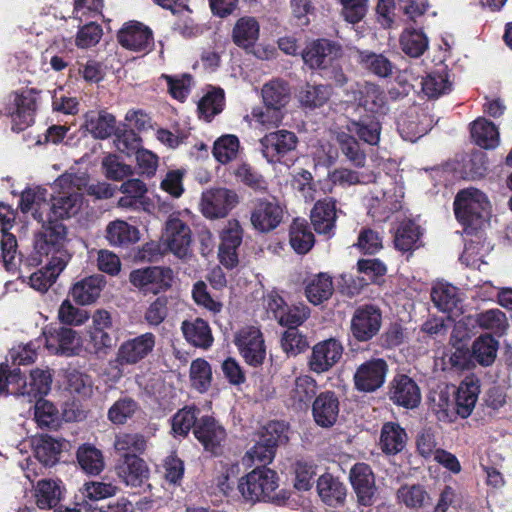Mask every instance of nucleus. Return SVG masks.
Here are the masks:
<instances>
[{
	"mask_svg": "<svg viewBox=\"0 0 512 512\" xmlns=\"http://www.w3.org/2000/svg\"><path fill=\"white\" fill-rule=\"evenodd\" d=\"M234 343L245 363L251 367L262 366L266 359V346L261 330L255 326L241 328Z\"/></svg>",
	"mask_w": 512,
	"mask_h": 512,
	"instance_id": "11",
	"label": "nucleus"
},
{
	"mask_svg": "<svg viewBox=\"0 0 512 512\" xmlns=\"http://www.w3.org/2000/svg\"><path fill=\"white\" fill-rule=\"evenodd\" d=\"M263 105L252 109L251 115L264 126H278L284 117L287 98H262Z\"/></svg>",
	"mask_w": 512,
	"mask_h": 512,
	"instance_id": "35",
	"label": "nucleus"
},
{
	"mask_svg": "<svg viewBox=\"0 0 512 512\" xmlns=\"http://www.w3.org/2000/svg\"><path fill=\"white\" fill-rule=\"evenodd\" d=\"M189 377L191 386L199 393L209 390L212 382V368L204 358H197L191 362Z\"/></svg>",
	"mask_w": 512,
	"mask_h": 512,
	"instance_id": "54",
	"label": "nucleus"
},
{
	"mask_svg": "<svg viewBox=\"0 0 512 512\" xmlns=\"http://www.w3.org/2000/svg\"><path fill=\"white\" fill-rule=\"evenodd\" d=\"M487 169V156L482 151H472L462 158L460 173L463 179H480L485 176Z\"/></svg>",
	"mask_w": 512,
	"mask_h": 512,
	"instance_id": "51",
	"label": "nucleus"
},
{
	"mask_svg": "<svg viewBox=\"0 0 512 512\" xmlns=\"http://www.w3.org/2000/svg\"><path fill=\"white\" fill-rule=\"evenodd\" d=\"M397 499L408 508H421L430 496L422 485L405 484L397 490Z\"/></svg>",
	"mask_w": 512,
	"mask_h": 512,
	"instance_id": "59",
	"label": "nucleus"
},
{
	"mask_svg": "<svg viewBox=\"0 0 512 512\" xmlns=\"http://www.w3.org/2000/svg\"><path fill=\"white\" fill-rule=\"evenodd\" d=\"M231 41L247 53H252L260 38V23L254 16L238 18L231 30Z\"/></svg>",
	"mask_w": 512,
	"mask_h": 512,
	"instance_id": "25",
	"label": "nucleus"
},
{
	"mask_svg": "<svg viewBox=\"0 0 512 512\" xmlns=\"http://www.w3.org/2000/svg\"><path fill=\"white\" fill-rule=\"evenodd\" d=\"M314 422L322 428H330L337 422L340 402L334 391L320 392L311 404Z\"/></svg>",
	"mask_w": 512,
	"mask_h": 512,
	"instance_id": "23",
	"label": "nucleus"
},
{
	"mask_svg": "<svg viewBox=\"0 0 512 512\" xmlns=\"http://www.w3.org/2000/svg\"><path fill=\"white\" fill-rule=\"evenodd\" d=\"M52 374L49 369L36 368L30 371L29 381L20 368L10 370L7 363L0 364V396H27L29 401L40 399L51 390Z\"/></svg>",
	"mask_w": 512,
	"mask_h": 512,
	"instance_id": "2",
	"label": "nucleus"
},
{
	"mask_svg": "<svg viewBox=\"0 0 512 512\" xmlns=\"http://www.w3.org/2000/svg\"><path fill=\"white\" fill-rule=\"evenodd\" d=\"M138 409V403L131 397L118 399L108 410V419L116 425H122L132 418Z\"/></svg>",
	"mask_w": 512,
	"mask_h": 512,
	"instance_id": "61",
	"label": "nucleus"
},
{
	"mask_svg": "<svg viewBox=\"0 0 512 512\" xmlns=\"http://www.w3.org/2000/svg\"><path fill=\"white\" fill-rule=\"evenodd\" d=\"M115 125V117L104 111L99 112L96 118L87 119V127L99 139H106L114 134Z\"/></svg>",
	"mask_w": 512,
	"mask_h": 512,
	"instance_id": "63",
	"label": "nucleus"
},
{
	"mask_svg": "<svg viewBox=\"0 0 512 512\" xmlns=\"http://www.w3.org/2000/svg\"><path fill=\"white\" fill-rule=\"evenodd\" d=\"M382 326V312L373 304L357 307L350 322V332L357 342H369L378 335Z\"/></svg>",
	"mask_w": 512,
	"mask_h": 512,
	"instance_id": "12",
	"label": "nucleus"
},
{
	"mask_svg": "<svg viewBox=\"0 0 512 512\" xmlns=\"http://www.w3.org/2000/svg\"><path fill=\"white\" fill-rule=\"evenodd\" d=\"M201 410L196 405H186L171 418V431L174 437H186L199 420Z\"/></svg>",
	"mask_w": 512,
	"mask_h": 512,
	"instance_id": "45",
	"label": "nucleus"
},
{
	"mask_svg": "<svg viewBox=\"0 0 512 512\" xmlns=\"http://www.w3.org/2000/svg\"><path fill=\"white\" fill-rule=\"evenodd\" d=\"M423 229L413 220L402 221L394 235L395 248L403 253L420 248L422 243Z\"/></svg>",
	"mask_w": 512,
	"mask_h": 512,
	"instance_id": "34",
	"label": "nucleus"
},
{
	"mask_svg": "<svg viewBox=\"0 0 512 512\" xmlns=\"http://www.w3.org/2000/svg\"><path fill=\"white\" fill-rule=\"evenodd\" d=\"M454 215L467 236L481 238L490 225L491 206L485 193L477 188L458 191L453 202Z\"/></svg>",
	"mask_w": 512,
	"mask_h": 512,
	"instance_id": "1",
	"label": "nucleus"
},
{
	"mask_svg": "<svg viewBox=\"0 0 512 512\" xmlns=\"http://www.w3.org/2000/svg\"><path fill=\"white\" fill-rule=\"evenodd\" d=\"M173 279V270L164 266L142 267L129 274L130 283L144 295H157L168 291L172 287Z\"/></svg>",
	"mask_w": 512,
	"mask_h": 512,
	"instance_id": "8",
	"label": "nucleus"
},
{
	"mask_svg": "<svg viewBox=\"0 0 512 512\" xmlns=\"http://www.w3.org/2000/svg\"><path fill=\"white\" fill-rule=\"evenodd\" d=\"M67 243L58 241H49L41 236L34 234L33 252L25 259L24 265L29 267H37L42 265L44 261L56 263L62 267H66L71 255L67 248Z\"/></svg>",
	"mask_w": 512,
	"mask_h": 512,
	"instance_id": "15",
	"label": "nucleus"
},
{
	"mask_svg": "<svg viewBox=\"0 0 512 512\" xmlns=\"http://www.w3.org/2000/svg\"><path fill=\"white\" fill-rule=\"evenodd\" d=\"M431 299L442 312L450 313L461 302L457 287L451 284L438 283L432 288Z\"/></svg>",
	"mask_w": 512,
	"mask_h": 512,
	"instance_id": "50",
	"label": "nucleus"
},
{
	"mask_svg": "<svg viewBox=\"0 0 512 512\" xmlns=\"http://www.w3.org/2000/svg\"><path fill=\"white\" fill-rule=\"evenodd\" d=\"M240 148L237 136L227 134L219 137L213 145L212 154L221 164H227L236 159Z\"/></svg>",
	"mask_w": 512,
	"mask_h": 512,
	"instance_id": "55",
	"label": "nucleus"
},
{
	"mask_svg": "<svg viewBox=\"0 0 512 512\" xmlns=\"http://www.w3.org/2000/svg\"><path fill=\"white\" fill-rule=\"evenodd\" d=\"M67 389L71 394L79 397H88L92 394L91 377L76 369L68 370L66 373Z\"/></svg>",
	"mask_w": 512,
	"mask_h": 512,
	"instance_id": "64",
	"label": "nucleus"
},
{
	"mask_svg": "<svg viewBox=\"0 0 512 512\" xmlns=\"http://www.w3.org/2000/svg\"><path fill=\"white\" fill-rule=\"evenodd\" d=\"M166 242L174 255L184 258L192 242L190 227L179 218L169 219L166 223Z\"/></svg>",
	"mask_w": 512,
	"mask_h": 512,
	"instance_id": "28",
	"label": "nucleus"
},
{
	"mask_svg": "<svg viewBox=\"0 0 512 512\" xmlns=\"http://www.w3.org/2000/svg\"><path fill=\"white\" fill-rule=\"evenodd\" d=\"M343 346L334 339L330 338L317 343L312 348V353L308 361L311 371L322 374L329 371L342 357Z\"/></svg>",
	"mask_w": 512,
	"mask_h": 512,
	"instance_id": "21",
	"label": "nucleus"
},
{
	"mask_svg": "<svg viewBox=\"0 0 512 512\" xmlns=\"http://www.w3.org/2000/svg\"><path fill=\"white\" fill-rule=\"evenodd\" d=\"M277 487L276 471L267 467H256L239 479L237 488L244 501L254 504L272 499V493Z\"/></svg>",
	"mask_w": 512,
	"mask_h": 512,
	"instance_id": "4",
	"label": "nucleus"
},
{
	"mask_svg": "<svg viewBox=\"0 0 512 512\" xmlns=\"http://www.w3.org/2000/svg\"><path fill=\"white\" fill-rule=\"evenodd\" d=\"M428 101L416 103L413 101L402 110L396 119L397 130L401 137L410 142L416 141L427 132L432 122Z\"/></svg>",
	"mask_w": 512,
	"mask_h": 512,
	"instance_id": "6",
	"label": "nucleus"
},
{
	"mask_svg": "<svg viewBox=\"0 0 512 512\" xmlns=\"http://www.w3.org/2000/svg\"><path fill=\"white\" fill-rule=\"evenodd\" d=\"M387 398L395 406L414 410L421 404V389L417 382L404 373H396L387 387Z\"/></svg>",
	"mask_w": 512,
	"mask_h": 512,
	"instance_id": "13",
	"label": "nucleus"
},
{
	"mask_svg": "<svg viewBox=\"0 0 512 512\" xmlns=\"http://www.w3.org/2000/svg\"><path fill=\"white\" fill-rule=\"evenodd\" d=\"M284 214V207L275 197L256 198L252 201L250 222L256 231L269 233L282 223Z\"/></svg>",
	"mask_w": 512,
	"mask_h": 512,
	"instance_id": "10",
	"label": "nucleus"
},
{
	"mask_svg": "<svg viewBox=\"0 0 512 512\" xmlns=\"http://www.w3.org/2000/svg\"><path fill=\"white\" fill-rule=\"evenodd\" d=\"M349 479L358 502L363 506H371L374 503L377 487L370 465L364 462L354 464L350 469Z\"/></svg>",
	"mask_w": 512,
	"mask_h": 512,
	"instance_id": "20",
	"label": "nucleus"
},
{
	"mask_svg": "<svg viewBox=\"0 0 512 512\" xmlns=\"http://www.w3.org/2000/svg\"><path fill=\"white\" fill-rule=\"evenodd\" d=\"M408 436L406 430L397 422H385L382 425L379 446L385 455H396L406 447Z\"/></svg>",
	"mask_w": 512,
	"mask_h": 512,
	"instance_id": "33",
	"label": "nucleus"
},
{
	"mask_svg": "<svg viewBox=\"0 0 512 512\" xmlns=\"http://www.w3.org/2000/svg\"><path fill=\"white\" fill-rule=\"evenodd\" d=\"M263 305L269 318L287 329L298 328L310 317V308L303 304L286 303L277 291H270L263 297Z\"/></svg>",
	"mask_w": 512,
	"mask_h": 512,
	"instance_id": "5",
	"label": "nucleus"
},
{
	"mask_svg": "<svg viewBox=\"0 0 512 512\" xmlns=\"http://www.w3.org/2000/svg\"><path fill=\"white\" fill-rule=\"evenodd\" d=\"M106 239L112 246H128L139 240V230L126 221L115 220L106 227Z\"/></svg>",
	"mask_w": 512,
	"mask_h": 512,
	"instance_id": "46",
	"label": "nucleus"
},
{
	"mask_svg": "<svg viewBox=\"0 0 512 512\" xmlns=\"http://www.w3.org/2000/svg\"><path fill=\"white\" fill-rule=\"evenodd\" d=\"M120 45L136 52H148L153 45L151 29L139 22L127 24L117 34Z\"/></svg>",
	"mask_w": 512,
	"mask_h": 512,
	"instance_id": "27",
	"label": "nucleus"
},
{
	"mask_svg": "<svg viewBox=\"0 0 512 512\" xmlns=\"http://www.w3.org/2000/svg\"><path fill=\"white\" fill-rule=\"evenodd\" d=\"M106 284L102 275H91L75 282L69 290V297L78 305H90L100 296Z\"/></svg>",
	"mask_w": 512,
	"mask_h": 512,
	"instance_id": "30",
	"label": "nucleus"
},
{
	"mask_svg": "<svg viewBox=\"0 0 512 512\" xmlns=\"http://www.w3.org/2000/svg\"><path fill=\"white\" fill-rule=\"evenodd\" d=\"M357 61L368 72L380 77L392 76L395 65L384 54L369 50H358Z\"/></svg>",
	"mask_w": 512,
	"mask_h": 512,
	"instance_id": "39",
	"label": "nucleus"
},
{
	"mask_svg": "<svg viewBox=\"0 0 512 512\" xmlns=\"http://www.w3.org/2000/svg\"><path fill=\"white\" fill-rule=\"evenodd\" d=\"M239 198L235 191L227 188L211 189L203 195L202 212L210 219L226 217L238 204Z\"/></svg>",
	"mask_w": 512,
	"mask_h": 512,
	"instance_id": "19",
	"label": "nucleus"
},
{
	"mask_svg": "<svg viewBox=\"0 0 512 512\" xmlns=\"http://www.w3.org/2000/svg\"><path fill=\"white\" fill-rule=\"evenodd\" d=\"M498 349V341L491 334L479 336L472 345V357L482 366L491 365Z\"/></svg>",
	"mask_w": 512,
	"mask_h": 512,
	"instance_id": "53",
	"label": "nucleus"
},
{
	"mask_svg": "<svg viewBox=\"0 0 512 512\" xmlns=\"http://www.w3.org/2000/svg\"><path fill=\"white\" fill-rule=\"evenodd\" d=\"M76 459L82 471L92 476L99 475L105 466L102 451L88 443L78 447Z\"/></svg>",
	"mask_w": 512,
	"mask_h": 512,
	"instance_id": "44",
	"label": "nucleus"
},
{
	"mask_svg": "<svg viewBox=\"0 0 512 512\" xmlns=\"http://www.w3.org/2000/svg\"><path fill=\"white\" fill-rule=\"evenodd\" d=\"M260 142L263 156L269 163L275 164L281 163L286 155L296 149L298 137L294 132L277 130L266 134Z\"/></svg>",
	"mask_w": 512,
	"mask_h": 512,
	"instance_id": "18",
	"label": "nucleus"
},
{
	"mask_svg": "<svg viewBox=\"0 0 512 512\" xmlns=\"http://www.w3.org/2000/svg\"><path fill=\"white\" fill-rule=\"evenodd\" d=\"M65 492L62 480L41 479L34 488L35 504L41 510H55L64 499Z\"/></svg>",
	"mask_w": 512,
	"mask_h": 512,
	"instance_id": "29",
	"label": "nucleus"
},
{
	"mask_svg": "<svg viewBox=\"0 0 512 512\" xmlns=\"http://www.w3.org/2000/svg\"><path fill=\"white\" fill-rule=\"evenodd\" d=\"M46 348L54 355L74 356L79 350L77 332L70 327L49 325L44 331Z\"/></svg>",
	"mask_w": 512,
	"mask_h": 512,
	"instance_id": "17",
	"label": "nucleus"
},
{
	"mask_svg": "<svg viewBox=\"0 0 512 512\" xmlns=\"http://www.w3.org/2000/svg\"><path fill=\"white\" fill-rule=\"evenodd\" d=\"M317 392V381L309 375H300L295 379L291 399L299 409H308L317 397Z\"/></svg>",
	"mask_w": 512,
	"mask_h": 512,
	"instance_id": "41",
	"label": "nucleus"
},
{
	"mask_svg": "<svg viewBox=\"0 0 512 512\" xmlns=\"http://www.w3.org/2000/svg\"><path fill=\"white\" fill-rule=\"evenodd\" d=\"M471 139L480 148L494 149L499 144V131L496 125L484 118H478L471 124Z\"/></svg>",
	"mask_w": 512,
	"mask_h": 512,
	"instance_id": "40",
	"label": "nucleus"
},
{
	"mask_svg": "<svg viewBox=\"0 0 512 512\" xmlns=\"http://www.w3.org/2000/svg\"><path fill=\"white\" fill-rule=\"evenodd\" d=\"M359 100L356 108L359 118L351 120L347 129L364 143L371 146L378 145L382 131L380 119L389 110L386 98H359Z\"/></svg>",
	"mask_w": 512,
	"mask_h": 512,
	"instance_id": "3",
	"label": "nucleus"
},
{
	"mask_svg": "<svg viewBox=\"0 0 512 512\" xmlns=\"http://www.w3.org/2000/svg\"><path fill=\"white\" fill-rule=\"evenodd\" d=\"M300 54L310 69L326 70L343 56V47L336 40L317 38L307 42Z\"/></svg>",
	"mask_w": 512,
	"mask_h": 512,
	"instance_id": "7",
	"label": "nucleus"
},
{
	"mask_svg": "<svg viewBox=\"0 0 512 512\" xmlns=\"http://www.w3.org/2000/svg\"><path fill=\"white\" fill-rule=\"evenodd\" d=\"M424 96H443L453 90V83L447 70L435 71L423 77L420 81Z\"/></svg>",
	"mask_w": 512,
	"mask_h": 512,
	"instance_id": "47",
	"label": "nucleus"
},
{
	"mask_svg": "<svg viewBox=\"0 0 512 512\" xmlns=\"http://www.w3.org/2000/svg\"><path fill=\"white\" fill-rule=\"evenodd\" d=\"M181 328L185 339L193 346L208 349L212 345L213 336L210 326L202 318L184 321Z\"/></svg>",
	"mask_w": 512,
	"mask_h": 512,
	"instance_id": "42",
	"label": "nucleus"
},
{
	"mask_svg": "<svg viewBox=\"0 0 512 512\" xmlns=\"http://www.w3.org/2000/svg\"><path fill=\"white\" fill-rule=\"evenodd\" d=\"M155 344L156 336L151 332L124 340L117 349L113 366L120 370L138 364L153 351Z\"/></svg>",
	"mask_w": 512,
	"mask_h": 512,
	"instance_id": "9",
	"label": "nucleus"
},
{
	"mask_svg": "<svg viewBox=\"0 0 512 512\" xmlns=\"http://www.w3.org/2000/svg\"><path fill=\"white\" fill-rule=\"evenodd\" d=\"M480 393L478 379L466 377L458 386L455 392V412L456 416L463 419L468 418L476 405Z\"/></svg>",
	"mask_w": 512,
	"mask_h": 512,
	"instance_id": "32",
	"label": "nucleus"
},
{
	"mask_svg": "<svg viewBox=\"0 0 512 512\" xmlns=\"http://www.w3.org/2000/svg\"><path fill=\"white\" fill-rule=\"evenodd\" d=\"M317 491L322 501L331 507L343 504L346 497V487L338 478L325 473L317 480Z\"/></svg>",
	"mask_w": 512,
	"mask_h": 512,
	"instance_id": "36",
	"label": "nucleus"
},
{
	"mask_svg": "<svg viewBox=\"0 0 512 512\" xmlns=\"http://www.w3.org/2000/svg\"><path fill=\"white\" fill-rule=\"evenodd\" d=\"M305 283V295L313 305H319L328 300L334 292L332 277L328 273L316 274Z\"/></svg>",
	"mask_w": 512,
	"mask_h": 512,
	"instance_id": "38",
	"label": "nucleus"
},
{
	"mask_svg": "<svg viewBox=\"0 0 512 512\" xmlns=\"http://www.w3.org/2000/svg\"><path fill=\"white\" fill-rule=\"evenodd\" d=\"M40 266V269L30 275V285L37 291L46 292L65 267L48 261H44Z\"/></svg>",
	"mask_w": 512,
	"mask_h": 512,
	"instance_id": "52",
	"label": "nucleus"
},
{
	"mask_svg": "<svg viewBox=\"0 0 512 512\" xmlns=\"http://www.w3.org/2000/svg\"><path fill=\"white\" fill-rule=\"evenodd\" d=\"M35 400V420L43 428L53 429L59 424L58 410L55 405L43 398Z\"/></svg>",
	"mask_w": 512,
	"mask_h": 512,
	"instance_id": "62",
	"label": "nucleus"
},
{
	"mask_svg": "<svg viewBox=\"0 0 512 512\" xmlns=\"http://www.w3.org/2000/svg\"><path fill=\"white\" fill-rule=\"evenodd\" d=\"M33 217L42 222L41 229L35 234L41 236L42 238L48 239L49 241H58L62 243H67V227L59 221V219H51L48 218L46 221L43 220L42 214L35 210L33 213Z\"/></svg>",
	"mask_w": 512,
	"mask_h": 512,
	"instance_id": "57",
	"label": "nucleus"
},
{
	"mask_svg": "<svg viewBox=\"0 0 512 512\" xmlns=\"http://www.w3.org/2000/svg\"><path fill=\"white\" fill-rule=\"evenodd\" d=\"M429 405L437 419L441 422L451 423L457 418L455 406H453L447 391H440L429 397Z\"/></svg>",
	"mask_w": 512,
	"mask_h": 512,
	"instance_id": "58",
	"label": "nucleus"
},
{
	"mask_svg": "<svg viewBox=\"0 0 512 512\" xmlns=\"http://www.w3.org/2000/svg\"><path fill=\"white\" fill-rule=\"evenodd\" d=\"M115 469L123 482L133 487L141 486L149 478L146 462L136 454H122Z\"/></svg>",
	"mask_w": 512,
	"mask_h": 512,
	"instance_id": "24",
	"label": "nucleus"
},
{
	"mask_svg": "<svg viewBox=\"0 0 512 512\" xmlns=\"http://www.w3.org/2000/svg\"><path fill=\"white\" fill-rule=\"evenodd\" d=\"M388 371V363L383 358L372 357L364 361L353 375L355 389L363 393L377 391L384 385Z\"/></svg>",
	"mask_w": 512,
	"mask_h": 512,
	"instance_id": "14",
	"label": "nucleus"
},
{
	"mask_svg": "<svg viewBox=\"0 0 512 512\" xmlns=\"http://www.w3.org/2000/svg\"><path fill=\"white\" fill-rule=\"evenodd\" d=\"M33 452L43 466L52 467L59 461L62 444L47 434L40 435L34 440Z\"/></svg>",
	"mask_w": 512,
	"mask_h": 512,
	"instance_id": "43",
	"label": "nucleus"
},
{
	"mask_svg": "<svg viewBox=\"0 0 512 512\" xmlns=\"http://www.w3.org/2000/svg\"><path fill=\"white\" fill-rule=\"evenodd\" d=\"M289 243L299 255L307 254L315 244V236L305 219L295 218L289 228Z\"/></svg>",
	"mask_w": 512,
	"mask_h": 512,
	"instance_id": "37",
	"label": "nucleus"
},
{
	"mask_svg": "<svg viewBox=\"0 0 512 512\" xmlns=\"http://www.w3.org/2000/svg\"><path fill=\"white\" fill-rule=\"evenodd\" d=\"M475 324L483 330H489L494 335L502 336L509 324L506 314L498 308L488 309L475 315Z\"/></svg>",
	"mask_w": 512,
	"mask_h": 512,
	"instance_id": "49",
	"label": "nucleus"
},
{
	"mask_svg": "<svg viewBox=\"0 0 512 512\" xmlns=\"http://www.w3.org/2000/svg\"><path fill=\"white\" fill-rule=\"evenodd\" d=\"M244 230L237 219H230L220 232L218 248L219 262L228 270L239 264L238 250L243 241Z\"/></svg>",
	"mask_w": 512,
	"mask_h": 512,
	"instance_id": "16",
	"label": "nucleus"
},
{
	"mask_svg": "<svg viewBox=\"0 0 512 512\" xmlns=\"http://www.w3.org/2000/svg\"><path fill=\"white\" fill-rule=\"evenodd\" d=\"M79 202L78 194H69L52 199L48 218L63 219L70 218L77 212V204Z\"/></svg>",
	"mask_w": 512,
	"mask_h": 512,
	"instance_id": "60",
	"label": "nucleus"
},
{
	"mask_svg": "<svg viewBox=\"0 0 512 512\" xmlns=\"http://www.w3.org/2000/svg\"><path fill=\"white\" fill-rule=\"evenodd\" d=\"M337 200L325 197L315 202L310 213L311 224L318 234L330 235L336 227Z\"/></svg>",
	"mask_w": 512,
	"mask_h": 512,
	"instance_id": "26",
	"label": "nucleus"
},
{
	"mask_svg": "<svg viewBox=\"0 0 512 512\" xmlns=\"http://www.w3.org/2000/svg\"><path fill=\"white\" fill-rule=\"evenodd\" d=\"M400 45L406 55L419 58L428 49L429 40L421 29L406 28L400 36Z\"/></svg>",
	"mask_w": 512,
	"mask_h": 512,
	"instance_id": "48",
	"label": "nucleus"
},
{
	"mask_svg": "<svg viewBox=\"0 0 512 512\" xmlns=\"http://www.w3.org/2000/svg\"><path fill=\"white\" fill-rule=\"evenodd\" d=\"M337 142L341 152L356 167H364L366 154L361 149L358 140L351 134L342 132L337 136Z\"/></svg>",
	"mask_w": 512,
	"mask_h": 512,
	"instance_id": "56",
	"label": "nucleus"
},
{
	"mask_svg": "<svg viewBox=\"0 0 512 512\" xmlns=\"http://www.w3.org/2000/svg\"><path fill=\"white\" fill-rule=\"evenodd\" d=\"M35 111V98H14V102L5 107V115L11 118L12 131L19 133L31 126Z\"/></svg>",
	"mask_w": 512,
	"mask_h": 512,
	"instance_id": "31",
	"label": "nucleus"
},
{
	"mask_svg": "<svg viewBox=\"0 0 512 512\" xmlns=\"http://www.w3.org/2000/svg\"><path fill=\"white\" fill-rule=\"evenodd\" d=\"M193 434L202 444L204 450L211 452L213 455L220 453L222 442L226 438L224 427L210 415H204L199 418Z\"/></svg>",
	"mask_w": 512,
	"mask_h": 512,
	"instance_id": "22",
	"label": "nucleus"
}]
</instances>
